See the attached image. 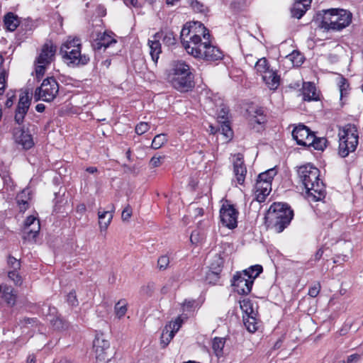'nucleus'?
<instances>
[{
  "label": "nucleus",
  "instance_id": "obj_39",
  "mask_svg": "<svg viewBox=\"0 0 363 363\" xmlns=\"http://www.w3.org/2000/svg\"><path fill=\"white\" fill-rule=\"evenodd\" d=\"M244 324L247 330L250 333H255L257 330V325L255 318L250 315L247 318L243 317Z\"/></svg>",
  "mask_w": 363,
  "mask_h": 363
},
{
  "label": "nucleus",
  "instance_id": "obj_43",
  "mask_svg": "<svg viewBox=\"0 0 363 363\" xmlns=\"http://www.w3.org/2000/svg\"><path fill=\"white\" fill-rule=\"evenodd\" d=\"M18 270H9L8 272L9 278L13 281V283L17 286H21L23 283V279L21 276L18 272Z\"/></svg>",
  "mask_w": 363,
  "mask_h": 363
},
{
  "label": "nucleus",
  "instance_id": "obj_11",
  "mask_svg": "<svg viewBox=\"0 0 363 363\" xmlns=\"http://www.w3.org/2000/svg\"><path fill=\"white\" fill-rule=\"evenodd\" d=\"M40 229V221L33 216H28L24 222L23 238L28 241L35 240Z\"/></svg>",
  "mask_w": 363,
  "mask_h": 363
},
{
  "label": "nucleus",
  "instance_id": "obj_33",
  "mask_svg": "<svg viewBox=\"0 0 363 363\" xmlns=\"http://www.w3.org/2000/svg\"><path fill=\"white\" fill-rule=\"evenodd\" d=\"M311 140H313V142L310 141L308 146H312L315 150H323L326 147L327 140L325 138H317L313 134Z\"/></svg>",
  "mask_w": 363,
  "mask_h": 363
},
{
  "label": "nucleus",
  "instance_id": "obj_41",
  "mask_svg": "<svg viewBox=\"0 0 363 363\" xmlns=\"http://www.w3.org/2000/svg\"><path fill=\"white\" fill-rule=\"evenodd\" d=\"M240 306L241 310L247 315H250L253 313L252 303L248 298H245L240 301Z\"/></svg>",
  "mask_w": 363,
  "mask_h": 363
},
{
  "label": "nucleus",
  "instance_id": "obj_10",
  "mask_svg": "<svg viewBox=\"0 0 363 363\" xmlns=\"http://www.w3.org/2000/svg\"><path fill=\"white\" fill-rule=\"evenodd\" d=\"M247 276L243 272H238L233 277L232 286L239 294L247 295L252 291L253 283Z\"/></svg>",
  "mask_w": 363,
  "mask_h": 363
},
{
  "label": "nucleus",
  "instance_id": "obj_16",
  "mask_svg": "<svg viewBox=\"0 0 363 363\" xmlns=\"http://www.w3.org/2000/svg\"><path fill=\"white\" fill-rule=\"evenodd\" d=\"M162 36V33H156L152 35V39L148 40L147 45L150 48V54L152 61L157 64L160 55L162 52V47L160 40Z\"/></svg>",
  "mask_w": 363,
  "mask_h": 363
},
{
  "label": "nucleus",
  "instance_id": "obj_2",
  "mask_svg": "<svg viewBox=\"0 0 363 363\" xmlns=\"http://www.w3.org/2000/svg\"><path fill=\"white\" fill-rule=\"evenodd\" d=\"M298 175L309 200L318 201L325 197V186L319 178L320 171L318 168L311 164L303 165L298 168Z\"/></svg>",
  "mask_w": 363,
  "mask_h": 363
},
{
  "label": "nucleus",
  "instance_id": "obj_21",
  "mask_svg": "<svg viewBox=\"0 0 363 363\" xmlns=\"http://www.w3.org/2000/svg\"><path fill=\"white\" fill-rule=\"evenodd\" d=\"M302 94L304 101H318L319 94L316 90L315 84L312 82L303 83Z\"/></svg>",
  "mask_w": 363,
  "mask_h": 363
},
{
  "label": "nucleus",
  "instance_id": "obj_52",
  "mask_svg": "<svg viewBox=\"0 0 363 363\" xmlns=\"http://www.w3.org/2000/svg\"><path fill=\"white\" fill-rule=\"evenodd\" d=\"M164 159V157L153 156L150 161V165L152 167H157L162 164V161Z\"/></svg>",
  "mask_w": 363,
  "mask_h": 363
},
{
  "label": "nucleus",
  "instance_id": "obj_3",
  "mask_svg": "<svg viewBox=\"0 0 363 363\" xmlns=\"http://www.w3.org/2000/svg\"><path fill=\"white\" fill-rule=\"evenodd\" d=\"M82 43L78 38L69 37L60 47V54L65 62L69 67H80L87 65L90 57L86 54H82Z\"/></svg>",
  "mask_w": 363,
  "mask_h": 363
},
{
  "label": "nucleus",
  "instance_id": "obj_22",
  "mask_svg": "<svg viewBox=\"0 0 363 363\" xmlns=\"http://www.w3.org/2000/svg\"><path fill=\"white\" fill-rule=\"evenodd\" d=\"M262 79L271 90H276L280 84V77L272 69L264 73Z\"/></svg>",
  "mask_w": 363,
  "mask_h": 363
},
{
  "label": "nucleus",
  "instance_id": "obj_34",
  "mask_svg": "<svg viewBox=\"0 0 363 363\" xmlns=\"http://www.w3.org/2000/svg\"><path fill=\"white\" fill-rule=\"evenodd\" d=\"M286 59L291 62L294 67H299L303 62V56L298 51H293L286 56Z\"/></svg>",
  "mask_w": 363,
  "mask_h": 363
},
{
  "label": "nucleus",
  "instance_id": "obj_23",
  "mask_svg": "<svg viewBox=\"0 0 363 363\" xmlns=\"http://www.w3.org/2000/svg\"><path fill=\"white\" fill-rule=\"evenodd\" d=\"M223 265V258L218 255H215L211 263L210 264V270L208 273L207 278L210 279V277L213 275L215 277L216 279H218V275L222 271Z\"/></svg>",
  "mask_w": 363,
  "mask_h": 363
},
{
  "label": "nucleus",
  "instance_id": "obj_30",
  "mask_svg": "<svg viewBox=\"0 0 363 363\" xmlns=\"http://www.w3.org/2000/svg\"><path fill=\"white\" fill-rule=\"evenodd\" d=\"M263 268L259 264H255L243 270V273L247 275V278L254 283L255 279L262 272Z\"/></svg>",
  "mask_w": 363,
  "mask_h": 363
},
{
  "label": "nucleus",
  "instance_id": "obj_24",
  "mask_svg": "<svg viewBox=\"0 0 363 363\" xmlns=\"http://www.w3.org/2000/svg\"><path fill=\"white\" fill-rule=\"evenodd\" d=\"M4 22L6 28L9 31H14L21 25L20 18L12 12H9L5 15Z\"/></svg>",
  "mask_w": 363,
  "mask_h": 363
},
{
  "label": "nucleus",
  "instance_id": "obj_42",
  "mask_svg": "<svg viewBox=\"0 0 363 363\" xmlns=\"http://www.w3.org/2000/svg\"><path fill=\"white\" fill-rule=\"evenodd\" d=\"M53 328L58 330H65L68 327L67 323L60 317L50 320Z\"/></svg>",
  "mask_w": 363,
  "mask_h": 363
},
{
  "label": "nucleus",
  "instance_id": "obj_40",
  "mask_svg": "<svg viewBox=\"0 0 363 363\" xmlns=\"http://www.w3.org/2000/svg\"><path fill=\"white\" fill-rule=\"evenodd\" d=\"M167 142V137L164 134L157 135L152 140L151 147L155 149L160 148Z\"/></svg>",
  "mask_w": 363,
  "mask_h": 363
},
{
  "label": "nucleus",
  "instance_id": "obj_47",
  "mask_svg": "<svg viewBox=\"0 0 363 363\" xmlns=\"http://www.w3.org/2000/svg\"><path fill=\"white\" fill-rule=\"evenodd\" d=\"M150 129L149 123L146 122H140L135 127V133L138 135H143Z\"/></svg>",
  "mask_w": 363,
  "mask_h": 363
},
{
  "label": "nucleus",
  "instance_id": "obj_35",
  "mask_svg": "<svg viewBox=\"0 0 363 363\" xmlns=\"http://www.w3.org/2000/svg\"><path fill=\"white\" fill-rule=\"evenodd\" d=\"M162 33V39L164 45L167 46L174 45L176 43V38L173 31L167 30L164 31H160Z\"/></svg>",
  "mask_w": 363,
  "mask_h": 363
},
{
  "label": "nucleus",
  "instance_id": "obj_46",
  "mask_svg": "<svg viewBox=\"0 0 363 363\" xmlns=\"http://www.w3.org/2000/svg\"><path fill=\"white\" fill-rule=\"evenodd\" d=\"M190 5L196 12L203 13L206 11L205 6L197 0H191Z\"/></svg>",
  "mask_w": 363,
  "mask_h": 363
},
{
  "label": "nucleus",
  "instance_id": "obj_28",
  "mask_svg": "<svg viewBox=\"0 0 363 363\" xmlns=\"http://www.w3.org/2000/svg\"><path fill=\"white\" fill-rule=\"evenodd\" d=\"M225 338L216 337L213 339L212 349L217 357H220L223 355V347L225 346Z\"/></svg>",
  "mask_w": 363,
  "mask_h": 363
},
{
  "label": "nucleus",
  "instance_id": "obj_27",
  "mask_svg": "<svg viewBox=\"0 0 363 363\" xmlns=\"http://www.w3.org/2000/svg\"><path fill=\"white\" fill-rule=\"evenodd\" d=\"M249 114L251 116L250 120L252 123L262 124L265 122V116H264V111L262 108L252 107L249 110Z\"/></svg>",
  "mask_w": 363,
  "mask_h": 363
},
{
  "label": "nucleus",
  "instance_id": "obj_57",
  "mask_svg": "<svg viewBox=\"0 0 363 363\" xmlns=\"http://www.w3.org/2000/svg\"><path fill=\"white\" fill-rule=\"evenodd\" d=\"M21 24L26 30H32L33 28V23L30 20H25L24 22H21Z\"/></svg>",
  "mask_w": 363,
  "mask_h": 363
},
{
  "label": "nucleus",
  "instance_id": "obj_25",
  "mask_svg": "<svg viewBox=\"0 0 363 363\" xmlns=\"http://www.w3.org/2000/svg\"><path fill=\"white\" fill-rule=\"evenodd\" d=\"M116 40L112 38L111 35L107 34L106 33H104L98 39L97 41L94 45V49L100 50L102 48L104 49L108 48L112 44L116 43Z\"/></svg>",
  "mask_w": 363,
  "mask_h": 363
},
{
  "label": "nucleus",
  "instance_id": "obj_49",
  "mask_svg": "<svg viewBox=\"0 0 363 363\" xmlns=\"http://www.w3.org/2000/svg\"><path fill=\"white\" fill-rule=\"evenodd\" d=\"M7 76L4 70L0 72V95H2L6 86Z\"/></svg>",
  "mask_w": 363,
  "mask_h": 363
},
{
  "label": "nucleus",
  "instance_id": "obj_54",
  "mask_svg": "<svg viewBox=\"0 0 363 363\" xmlns=\"http://www.w3.org/2000/svg\"><path fill=\"white\" fill-rule=\"evenodd\" d=\"M320 291V284L317 283L313 286L310 287L308 290V295L313 298L316 297Z\"/></svg>",
  "mask_w": 363,
  "mask_h": 363
},
{
  "label": "nucleus",
  "instance_id": "obj_1",
  "mask_svg": "<svg viewBox=\"0 0 363 363\" xmlns=\"http://www.w3.org/2000/svg\"><path fill=\"white\" fill-rule=\"evenodd\" d=\"M208 30L201 23L184 25L181 30V42L186 51L196 58L217 61L223 57L222 51L211 44Z\"/></svg>",
  "mask_w": 363,
  "mask_h": 363
},
{
  "label": "nucleus",
  "instance_id": "obj_56",
  "mask_svg": "<svg viewBox=\"0 0 363 363\" xmlns=\"http://www.w3.org/2000/svg\"><path fill=\"white\" fill-rule=\"evenodd\" d=\"M360 359V355L355 353L347 357L346 363H356Z\"/></svg>",
  "mask_w": 363,
  "mask_h": 363
},
{
  "label": "nucleus",
  "instance_id": "obj_48",
  "mask_svg": "<svg viewBox=\"0 0 363 363\" xmlns=\"http://www.w3.org/2000/svg\"><path fill=\"white\" fill-rule=\"evenodd\" d=\"M219 131H221L222 134H223L227 138H230L232 136V130L228 122H223L221 124Z\"/></svg>",
  "mask_w": 363,
  "mask_h": 363
},
{
  "label": "nucleus",
  "instance_id": "obj_58",
  "mask_svg": "<svg viewBox=\"0 0 363 363\" xmlns=\"http://www.w3.org/2000/svg\"><path fill=\"white\" fill-rule=\"evenodd\" d=\"M153 289L152 284H148L141 287V292L147 294H150Z\"/></svg>",
  "mask_w": 363,
  "mask_h": 363
},
{
  "label": "nucleus",
  "instance_id": "obj_20",
  "mask_svg": "<svg viewBox=\"0 0 363 363\" xmlns=\"http://www.w3.org/2000/svg\"><path fill=\"white\" fill-rule=\"evenodd\" d=\"M311 0H299L296 1L291 9L292 17L300 19L311 7Z\"/></svg>",
  "mask_w": 363,
  "mask_h": 363
},
{
  "label": "nucleus",
  "instance_id": "obj_6",
  "mask_svg": "<svg viewBox=\"0 0 363 363\" xmlns=\"http://www.w3.org/2000/svg\"><path fill=\"white\" fill-rule=\"evenodd\" d=\"M267 218L273 223L276 232L281 233L294 218V211L287 203H274L268 211Z\"/></svg>",
  "mask_w": 363,
  "mask_h": 363
},
{
  "label": "nucleus",
  "instance_id": "obj_55",
  "mask_svg": "<svg viewBox=\"0 0 363 363\" xmlns=\"http://www.w3.org/2000/svg\"><path fill=\"white\" fill-rule=\"evenodd\" d=\"M132 216L131 207L128 205L122 211L121 218L123 221L128 220Z\"/></svg>",
  "mask_w": 363,
  "mask_h": 363
},
{
  "label": "nucleus",
  "instance_id": "obj_9",
  "mask_svg": "<svg viewBox=\"0 0 363 363\" xmlns=\"http://www.w3.org/2000/svg\"><path fill=\"white\" fill-rule=\"evenodd\" d=\"M238 211L228 203L223 204L220 209V218L222 224L229 229H234L238 225Z\"/></svg>",
  "mask_w": 363,
  "mask_h": 363
},
{
  "label": "nucleus",
  "instance_id": "obj_29",
  "mask_svg": "<svg viewBox=\"0 0 363 363\" xmlns=\"http://www.w3.org/2000/svg\"><path fill=\"white\" fill-rule=\"evenodd\" d=\"M99 223L100 225L101 230H106L108 225L110 224L112 218L113 214L111 211H106L104 212L99 211Z\"/></svg>",
  "mask_w": 363,
  "mask_h": 363
},
{
  "label": "nucleus",
  "instance_id": "obj_53",
  "mask_svg": "<svg viewBox=\"0 0 363 363\" xmlns=\"http://www.w3.org/2000/svg\"><path fill=\"white\" fill-rule=\"evenodd\" d=\"M181 325H182V320L179 317H178L175 320V321L170 323L169 328L171 330H169V331H174V334L175 335V333L179 330Z\"/></svg>",
  "mask_w": 363,
  "mask_h": 363
},
{
  "label": "nucleus",
  "instance_id": "obj_50",
  "mask_svg": "<svg viewBox=\"0 0 363 363\" xmlns=\"http://www.w3.org/2000/svg\"><path fill=\"white\" fill-rule=\"evenodd\" d=\"M47 65H48V64H37L35 67V74L38 80L44 75Z\"/></svg>",
  "mask_w": 363,
  "mask_h": 363
},
{
  "label": "nucleus",
  "instance_id": "obj_45",
  "mask_svg": "<svg viewBox=\"0 0 363 363\" xmlns=\"http://www.w3.org/2000/svg\"><path fill=\"white\" fill-rule=\"evenodd\" d=\"M7 264L11 270H18L21 268L20 261L12 256L8 257Z\"/></svg>",
  "mask_w": 363,
  "mask_h": 363
},
{
  "label": "nucleus",
  "instance_id": "obj_13",
  "mask_svg": "<svg viewBox=\"0 0 363 363\" xmlns=\"http://www.w3.org/2000/svg\"><path fill=\"white\" fill-rule=\"evenodd\" d=\"M110 344L108 340L104 339L102 336H96L93 343L96 359L99 361H108V350Z\"/></svg>",
  "mask_w": 363,
  "mask_h": 363
},
{
  "label": "nucleus",
  "instance_id": "obj_59",
  "mask_svg": "<svg viewBox=\"0 0 363 363\" xmlns=\"http://www.w3.org/2000/svg\"><path fill=\"white\" fill-rule=\"evenodd\" d=\"M245 61L250 66H252V65H255V64L256 62L255 57H254L253 55L251 54L247 55L245 56Z\"/></svg>",
  "mask_w": 363,
  "mask_h": 363
},
{
  "label": "nucleus",
  "instance_id": "obj_64",
  "mask_svg": "<svg viewBox=\"0 0 363 363\" xmlns=\"http://www.w3.org/2000/svg\"><path fill=\"white\" fill-rule=\"evenodd\" d=\"M86 171L90 174H94L98 172V169L96 167H89L86 169Z\"/></svg>",
  "mask_w": 363,
  "mask_h": 363
},
{
  "label": "nucleus",
  "instance_id": "obj_60",
  "mask_svg": "<svg viewBox=\"0 0 363 363\" xmlns=\"http://www.w3.org/2000/svg\"><path fill=\"white\" fill-rule=\"evenodd\" d=\"M77 211L83 213L86 211V206L84 203H80L77 206Z\"/></svg>",
  "mask_w": 363,
  "mask_h": 363
},
{
  "label": "nucleus",
  "instance_id": "obj_32",
  "mask_svg": "<svg viewBox=\"0 0 363 363\" xmlns=\"http://www.w3.org/2000/svg\"><path fill=\"white\" fill-rule=\"evenodd\" d=\"M255 69L257 72L261 74H264L267 72H269L271 69H269V65L267 60L265 57H262L257 60L254 66Z\"/></svg>",
  "mask_w": 363,
  "mask_h": 363
},
{
  "label": "nucleus",
  "instance_id": "obj_5",
  "mask_svg": "<svg viewBox=\"0 0 363 363\" xmlns=\"http://www.w3.org/2000/svg\"><path fill=\"white\" fill-rule=\"evenodd\" d=\"M352 17L350 11L331 9L325 11L320 27L326 30H341L351 23Z\"/></svg>",
  "mask_w": 363,
  "mask_h": 363
},
{
  "label": "nucleus",
  "instance_id": "obj_19",
  "mask_svg": "<svg viewBox=\"0 0 363 363\" xmlns=\"http://www.w3.org/2000/svg\"><path fill=\"white\" fill-rule=\"evenodd\" d=\"M255 199L259 202H264L266 197L272 191V184L269 182L257 181L255 186Z\"/></svg>",
  "mask_w": 363,
  "mask_h": 363
},
{
  "label": "nucleus",
  "instance_id": "obj_63",
  "mask_svg": "<svg viewBox=\"0 0 363 363\" xmlns=\"http://www.w3.org/2000/svg\"><path fill=\"white\" fill-rule=\"evenodd\" d=\"M323 248H320L315 253V260H319L322 256H323Z\"/></svg>",
  "mask_w": 363,
  "mask_h": 363
},
{
  "label": "nucleus",
  "instance_id": "obj_51",
  "mask_svg": "<svg viewBox=\"0 0 363 363\" xmlns=\"http://www.w3.org/2000/svg\"><path fill=\"white\" fill-rule=\"evenodd\" d=\"M67 301L72 306H77L78 304V300L77 298V296H76L75 291H70L67 294Z\"/></svg>",
  "mask_w": 363,
  "mask_h": 363
},
{
  "label": "nucleus",
  "instance_id": "obj_17",
  "mask_svg": "<svg viewBox=\"0 0 363 363\" xmlns=\"http://www.w3.org/2000/svg\"><path fill=\"white\" fill-rule=\"evenodd\" d=\"M13 136L16 142L25 150H29L34 145L32 135L25 132L23 129L15 130Z\"/></svg>",
  "mask_w": 363,
  "mask_h": 363
},
{
  "label": "nucleus",
  "instance_id": "obj_62",
  "mask_svg": "<svg viewBox=\"0 0 363 363\" xmlns=\"http://www.w3.org/2000/svg\"><path fill=\"white\" fill-rule=\"evenodd\" d=\"M0 176L1 177V178L5 181H8L9 179H10V177L8 174L7 172L6 171H1L0 172Z\"/></svg>",
  "mask_w": 363,
  "mask_h": 363
},
{
  "label": "nucleus",
  "instance_id": "obj_36",
  "mask_svg": "<svg viewBox=\"0 0 363 363\" xmlns=\"http://www.w3.org/2000/svg\"><path fill=\"white\" fill-rule=\"evenodd\" d=\"M277 173V172L275 168L269 169L264 172L260 173L257 177V181L269 182V183L272 184V180Z\"/></svg>",
  "mask_w": 363,
  "mask_h": 363
},
{
  "label": "nucleus",
  "instance_id": "obj_31",
  "mask_svg": "<svg viewBox=\"0 0 363 363\" xmlns=\"http://www.w3.org/2000/svg\"><path fill=\"white\" fill-rule=\"evenodd\" d=\"M128 311V303L125 299L119 300L114 306V312L119 319L123 318Z\"/></svg>",
  "mask_w": 363,
  "mask_h": 363
},
{
  "label": "nucleus",
  "instance_id": "obj_44",
  "mask_svg": "<svg viewBox=\"0 0 363 363\" xmlns=\"http://www.w3.org/2000/svg\"><path fill=\"white\" fill-rule=\"evenodd\" d=\"M169 264V258L167 255H162L157 259V267L160 270H165Z\"/></svg>",
  "mask_w": 363,
  "mask_h": 363
},
{
  "label": "nucleus",
  "instance_id": "obj_15",
  "mask_svg": "<svg viewBox=\"0 0 363 363\" xmlns=\"http://www.w3.org/2000/svg\"><path fill=\"white\" fill-rule=\"evenodd\" d=\"M56 46L51 41L45 43L41 49V52L36 59L37 64H50L55 58Z\"/></svg>",
  "mask_w": 363,
  "mask_h": 363
},
{
  "label": "nucleus",
  "instance_id": "obj_37",
  "mask_svg": "<svg viewBox=\"0 0 363 363\" xmlns=\"http://www.w3.org/2000/svg\"><path fill=\"white\" fill-rule=\"evenodd\" d=\"M338 86L340 92V100H342L349 94L350 84L347 80L341 76L339 79Z\"/></svg>",
  "mask_w": 363,
  "mask_h": 363
},
{
  "label": "nucleus",
  "instance_id": "obj_26",
  "mask_svg": "<svg viewBox=\"0 0 363 363\" xmlns=\"http://www.w3.org/2000/svg\"><path fill=\"white\" fill-rule=\"evenodd\" d=\"M30 196L28 189H23L16 196V203L21 212H25L29 207Z\"/></svg>",
  "mask_w": 363,
  "mask_h": 363
},
{
  "label": "nucleus",
  "instance_id": "obj_4",
  "mask_svg": "<svg viewBox=\"0 0 363 363\" xmlns=\"http://www.w3.org/2000/svg\"><path fill=\"white\" fill-rule=\"evenodd\" d=\"M169 79L173 87L180 91H188L194 85L190 67L184 61L173 62Z\"/></svg>",
  "mask_w": 363,
  "mask_h": 363
},
{
  "label": "nucleus",
  "instance_id": "obj_38",
  "mask_svg": "<svg viewBox=\"0 0 363 363\" xmlns=\"http://www.w3.org/2000/svg\"><path fill=\"white\" fill-rule=\"evenodd\" d=\"M174 336V331H169V329H168L167 326H166L161 335L160 344L162 345V347L164 348L166 346H167V345L170 342Z\"/></svg>",
  "mask_w": 363,
  "mask_h": 363
},
{
  "label": "nucleus",
  "instance_id": "obj_14",
  "mask_svg": "<svg viewBox=\"0 0 363 363\" xmlns=\"http://www.w3.org/2000/svg\"><path fill=\"white\" fill-rule=\"evenodd\" d=\"M30 101L31 99L28 93L20 97L14 117L16 123L20 125L23 123L25 116L29 109Z\"/></svg>",
  "mask_w": 363,
  "mask_h": 363
},
{
  "label": "nucleus",
  "instance_id": "obj_8",
  "mask_svg": "<svg viewBox=\"0 0 363 363\" xmlns=\"http://www.w3.org/2000/svg\"><path fill=\"white\" fill-rule=\"evenodd\" d=\"M59 92V84L54 77L45 79L40 86L37 87L34 92L35 101L42 100L45 102L52 101Z\"/></svg>",
  "mask_w": 363,
  "mask_h": 363
},
{
  "label": "nucleus",
  "instance_id": "obj_7",
  "mask_svg": "<svg viewBox=\"0 0 363 363\" xmlns=\"http://www.w3.org/2000/svg\"><path fill=\"white\" fill-rule=\"evenodd\" d=\"M339 147L338 154L342 157H345L350 152L355 151L358 143L359 136L356 125L347 124L339 130Z\"/></svg>",
  "mask_w": 363,
  "mask_h": 363
},
{
  "label": "nucleus",
  "instance_id": "obj_12",
  "mask_svg": "<svg viewBox=\"0 0 363 363\" xmlns=\"http://www.w3.org/2000/svg\"><path fill=\"white\" fill-rule=\"evenodd\" d=\"M313 133L304 125H298L292 131L293 138L299 145L308 146L313 138Z\"/></svg>",
  "mask_w": 363,
  "mask_h": 363
},
{
  "label": "nucleus",
  "instance_id": "obj_61",
  "mask_svg": "<svg viewBox=\"0 0 363 363\" xmlns=\"http://www.w3.org/2000/svg\"><path fill=\"white\" fill-rule=\"evenodd\" d=\"M45 109V106L43 104H38L35 106V110L39 113H43Z\"/></svg>",
  "mask_w": 363,
  "mask_h": 363
},
{
  "label": "nucleus",
  "instance_id": "obj_18",
  "mask_svg": "<svg viewBox=\"0 0 363 363\" xmlns=\"http://www.w3.org/2000/svg\"><path fill=\"white\" fill-rule=\"evenodd\" d=\"M233 171L237 181L240 184L244 183L247 168L244 164L243 157L241 154H238L236 159L233 162Z\"/></svg>",
  "mask_w": 363,
  "mask_h": 363
}]
</instances>
